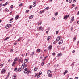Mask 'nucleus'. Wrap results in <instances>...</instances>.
I'll return each instance as SVG.
<instances>
[{"label": "nucleus", "instance_id": "f257e3e1", "mask_svg": "<svg viewBox=\"0 0 79 79\" xmlns=\"http://www.w3.org/2000/svg\"><path fill=\"white\" fill-rule=\"evenodd\" d=\"M27 67V66L26 65V64L25 65V63H23L22 64L21 66L22 69H24V68H26Z\"/></svg>", "mask_w": 79, "mask_h": 79}, {"label": "nucleus", "instance_id": "72a5a7b5", "mask_svg": "<svg viewBox=\"0 0 79 79\" xmlns=\"http://www.w3.org/2000/svg\"><path fill=\"white\" fill-rule=\"evenodd\" d=\"M10 8H11V9H13V5H11L10 6Z\"/></svg>", "mask_w": 79, "mask_h": 79}, {"label": "nucleus", "instance_id": "a19ab883", "mask_svg": "<svg viewBox=\"0 0 79 79\" xmlns=\"http://www.w3.org/2000/svg\"><path fill=\"white\" fill-rule=\"evenodd\" d=\"M14 60L15 61H18V60H17V58H16L15 59H14Z\"/></svg>", "mask_w": 79, "mask_h": 79}, {"label": "nucleus", "instance_id": "3c124183", "mask_svg": "<svg viewBox=\"0 0 79 79\" xmlns=\"http://www.w3.org/2000/svg\"><path fill=\"white\" fill-rule=\"evenodd\" d=\"M34 56V55L32 54H31L30 55V56Z\"/></svg>", "mask_w": 79, "mask_h": 79}, {"label": "nucleus", "instance_id": "f3484780", "mask_svg": "<svg viewBox=\"0 0 79 79\" xmlns=\"http://www.w3.org/2000/svg\"><path fill=\"white\" fill-rule=\"evenodd\" d=\"M16 75H15L13 76V79H16Z\"/></svg>", "mask_w": 79, "mask_h": 79}, {"label": "nucleus", "instance_id": "f8f14e48", "mask_svg": "<svg viewBox=\"0 0 79 79\" xmlns=\"http://www.w3.org/2000/svg\"><path fill=\"white\" fill-rule=\"evenodd\" d=\"M47 74L48 75V74H50V73H51V71H50V70H49L47 72Z\"/></svg>", "mask_w": 79, "mask_h": 79}, {"label": "nucleus", "instance_id": "7ed1b4c3", "mask_svg": "<svg viewBox=\"0 0 79 79\" xmlns=\"http://www.w3.org/2000/svg\"><path fill=\"white\" fill-rule=\"evenodd\" d=\"M5 71H6L5 70V69H3L1 71V74H4V73H5Z\"/></svg>", "mask_w": 79, "mask_h": 79}, {"label": "nucleus", "instance_id": "423d86ee", "mask_svg": "<svg viewBox=\"0 0 79 79\" xmlns=\"http://www.w3.org/2000/svg\"><path fill=\"white\" fill-rule=\"evenodd\" d=\"M63 41L62 40H61L60 42L58 43L59 45H60V44H63Z\"/></svg>", "mask_w": 79, "mask_h": 79}, {"label": "nucleus", "instance_id": "6e6d98bb", "mask_svg": "<svg viewBox=\"0 0 79 79\" xmlns=\"http://www.w3.org/2000/svg\"><path fill=\"white\" fill-rule=\"evenodd\" d=\"M52 21H54V20H55V18H53L52 19Z\"/></svg>", "mask_w": 79, "mask_h": 79}, {"label": "nucleus", "instance_id": "393cba45", "mask_svg": "<svg viewBox=\"0 0 79 79\" xmlns=\"http://www.w3.org/2000/svg\"><path fill=\"white\" fill-rule=\"evenodd\" d=\"M16 64V62H15V61H14L13 63V64H12V66H13V65H15V64Z\"/></svg>", "mask_w": 79, "mask_h": 79}, {"label": "nucleus", "instance_id": "2f4dec72", "mask_svg": "<svg viewBox=\"0 0 79 79\" xmlns=\"http://www.w3.org/2000/svg\"><path fill=\"white\" fill-rule=\"evenodd\" d=\"M58 12H56L55 15V16H57V15H58Z\"/></svg>", "mask_w": 79, "mask_h": 79}, {"label": "nucleus", "instance_id": "680f3d73", "mask_svg": "<svg viewBox=\"0 0 79 79\" xmlns=\"http://www.w3.org/2000/svg\"><path fill=\"white\" fill-rule=\"evenodd\" d=\"M58 31H57L56 32V34H58Z\"/></svg>", "mask_w": 79, "mask_h": 79}, {"label": "nucleus", "instance_id": "bf43d9fd", "mask_svg": "<svg viewBox=\"0 0 79 79\" xmlns=\"http://www.w3.org/2000/svg\"><path fill=\"white\" fill-rule=\"evenodd\" d=\"M60 46H57V48H60Z\"/></svg>", "mask_w": 79, "mask_h": 79}, {"label": "nucleus", "instance_id": "a211bd4d", "mask_svg": "<svg viewBox=\"0 0 79 79\" xmlns=\"http://www.w3.org/2000/svg\"><path fill=\"white\" fill-rule=\"evenodd\" d=\"M50 36H49L47 38V40L48 41H49V40H50Z\"/></svg>", "mask_w": 79, "mask_h": 79}, {"label": "nucleus", "instance_id": "58836bf2", "mask_svg": "<svg viewBox=\"0 0 79 79\" xmlns=\"http://www.w3.org/2000/svg\"><path fill=\"white\" fill-rule=\"evenodd\" d=\"M49 8V7H47L46 8L45 10H48V9Z\"/></svg>", "mask_w": 79, "mask_h": 79}, {"label": "nucleus", "instance_id": "aec40b11", "mask_svg": "<svg viewBox=\"0 0 79 79\" xmlns=\"http://www.w3.org/2000/svg\"><path fill=\"white\" fill-rule=\"evenodd\" d=\"M76 36L74 37L73 39V40L74 42H75V41H76Z\"/></svg>", "mask_w": 79, "mask_h": 79}, {"label": "nucleus", "instance_id": "7c9ffc66", "mask_svg": "<svg viewBox=\"0 0 79 79\" xmlns=\"http://www.w3.org/2000/svg\"><path fill=\"white\" fill-rule=\"evenodd\" d=\"M56 43H57V41L56 40L55 41L53 42V44H56Z\"/></svg>", "mask_w": 79, "mask_h": 79}, {"label": "nucleus", "instance_id": "412c9836", "mask_svg": "<svg viewBox=\"0 0 79 79\" xmlns=\"http://www.w3.org/2000/svg\"><path fill=\"white\" fill-rule=\"evenodd\" d=\"M31 73V71H27V72L26 73L27 75H28V74H29V73Z\"/></svg>", "mask_w": 79, "mask_h": 79}, {"label": "nucleus", "instance_id": "4468645a", "mask_svg": "<svg viewBox=\"0 0 79 79\" xmlns=\"http://www.w3.org/2000/svg\"><path fill=\"white\" fill-rule=\"evenodd\" d=\"M61 55H62V54L61 53H60L57 54V56H61Z\"/></svg>", "mask_w": 79, "mask_h": 79}, {"label": "nucleus", "instance_id": "cd10ccee", "mask_svg": "<svg viewBox=\"0 0 79 79\" xmlns=\"http://www.w3.org/2000/svg\"><path fill=\"white\" fill-rule=\"evenodd\" d=\"M18 71H21V68H19L18 69Z\"/></svg>", "mask_w": 79, "mask_h": 79}, {"label": "nucleus", "instance_id": "9d476101", "mask_svg": "<svg viewBox=\"0 0 79 79\" xmlns=\"http://www.w3.org/2000/svg\"><path fill=\"white\" fill-rule=\"evenodd\" d=\"M28 61H29V60H28V59H25L24 60V63H27V62H28Z\"/></svg>", "mask_w": 79, "mask_h": 79}, {"label": "nucleus", "instance_id": "de8ad7c7", "mask_svg": "<svg viewBox=\"0 0 79 79\" xmlns=\"http://www.w3.org/2000/svg\"><path fill=\"white\" fill-rule=\"evenodd\" d=\"M10 72H9L7 75V77H9V76H10Z\"/></svg>", "mask_w": 79, "mask_h": 79}, {"label": "nucleus", "instance_id": "39448f33", "mask_svg": "<svg viewBox=\"0 0 79 79\" xmlns=\"http://www.w3.org/2000/svg\"><path fill=\"white\" fill-rule=\"evenodd\" d=\"M69 16V15H66L64 16L63 18V19H67V18H68Z\"/></svg>", "mask_w": 79, "mask_h": 79}, {"label": "nucleus", "instance_id": "6ab92c4d", "mask_svg": "<svg viewBox=\"0 0 79 79\" xmlns=\"http://www.w3.org/2000/svg\"><path fill=\"white\" fill-rule=\"evenodd\" d=\"M74 18L73 17H72L71 19V21H74Z\"/></svg>", "mask_w": 79, "mask_h": 79}, {"label": "nucleus", "instance_id": "c9c22d12", "mask_svg": "<svg viewBox=\"0 0 79 79\" xmlns=\"http://www.w3.org/2000/svg\"><path fill=\"white\" fill-rule=\"evenodd\" d=\"M17 69H18V68H15V69H14V71H16V70H17Z\"/></svg>", "mask_w": 79, "mask_h": 79}, {"label": "nucleus", "instance_id": "e2e57ef3", "mask_svg": "<svg viewBox=\"0 0 79 79\" xmlns=\"http://www.w3.org/2000/svg\"><path fill=\"white\" fill-rule=\"evenodd\" d=\"M5 5H5V4H3L2 5V6H5Z\"/></svg>", "mask_w": 79, "mask_h": 79}, {"label": "nucleus", "instance_id": "774afa93", "mask_svg": "<svg viewBox=\"0 0 79 79\" xmlns=\"http://www.w3.org/2000/svg\"><path fill=\"white\" fill-rule=\"evenodd\" d=\"M79 41H78L77 42V45H78V44H79Z\"/></svg>", "mask_w": 79, "mask_h": 79}, {"label": "nucleus", "instance_id": "dca6fc26", "mask_svg": "<svg viewBox=\"0 0 79 79\" xmlns=\"http://www.w3.org/2000/svg\"><path fill=\"white\" fill-rule=\"evenodd\" d=\"M44 12H45V10H43L42 11H40V13H44Z\"/></svg>", "mask_w": 79, "mask_h": 79}, {"label": "nucleus", "instance_id": "bb28decb", "mask_svg": "<svg viewBox=\"0 0 79 79\" xmlns=\"http://www.w3.org/2000/svg\"><path fill=\"white\" fill-rule=\"evenodd\" d=\"M41 66H44V61H43L42 63L41 64Z\"/></svg>", "mask_w": 79, "mask_h": 79}, {"label": "nucleus", "instance_id": "49530a36", "mask_svg": "<svg viewBox=\"0 0 79 79\" xmlns=\"http://www.w3.org/2000/svg\"><path fill=\"white\" fill-rule=\"evenodd\" d=\"M40 76V75L39 74H38L37 76V77L38 78H39V77Z\"/></svg>", "mask_w": 79, "mask_h": 79}, {"label": "nucleus", "instance_id": "b1692460", "mask_svg": "<svg viewBox=\"0 0 79 79\" xmlns=\"http://www.w3.org/2000/svg\"><path fill=\"white\" fill-rule=\"evenodd\" d=\"M33 18V16L32 15H31L30 17H29V19H31Z\"/></svg>", "mask_w": 79, "mask_h": 79}, {"label": "nucleus", "instance_id": "37998d69", "mask_svg": "<svg viewBox=\"0 0 79 79\" xmlns=\"http://www.w3.org/2000/svg\"><path fill=\"white\" fill-rule=\"evenodd\" d=\"M37 52H40V49H37Z\"/></svg>", "mask_w": 79, "mask_h": 79}, {"label": "nucleus", "instance_id": "20e7f679", "mask_svg": "<svg viewBox=\"0 0 79 79\" xmlns=\"http://www.w3.org/2000/svg\"><path fill=\"white\" fill-rule=\"evenodd\" d=\"M61 40V37H60V36H58V37L57 38V39L56 40V41L57 42H58L59 41Z\"/></svg>", "mask_w": 79, "mask_h": 79}, {"label": "nucleus", "instance_id": "c756f323", "mask_svg": "<svg viewBox=\"0 0 79 79\" xmlns=\"http://www.w3.org/2000/svg\"><path fill=\"white\" fill-rule=\"evenodd\" d=\"M42 74V72H40L39 73V74L40 76Z\"/></svg>", "mask_w": 79, "mask_h": 79}, {"label": "nucleus", "instance_id": "0eeeda50", "mask_svg": "<svg viewBox=\"0 0 79 79\" xmlns=\"http://www.w3.org/2000/svg\"><path fill=\"white\" fill-rule=\"evenodd\" d=\"M27 71V68H26L24 70V73L25 74H26Z\"/></svg>", "mask_w": 79, "mask_h": 79}, {"label": "nucleus", "instance_id": "5701e85b", "mask_svg": "<svg viewBox=\"0 0 79 79\" xmlns=\"http://www.w3.org/2000/svg\"><path fill=\"white\" fill-rule=\"evenodd\" d=\"M48 75L49 77H52V75L51 74H49Z\"/></svg>", "mask_w": 79, "mask_h": 79}, {"label": "nucleus", "instance_id": "473e14b6", "mask_svg": "<svg viewBox=\"0 0 79 79\" xmlns=\"http://www.w3.org/2000/svg\"><path fill=\"white\" fill-rule=\"evenodd\" d=\"M38 74H39V73H36L35 74V77H36V76H37V75H38Z\"/></svg>", "mask_w": 79, "mask_h": 79}, {"label": "nucleus", "instance_id": "79ce46f5", "mask_svg": "<svg viewBox=\"0 0 79 79\" xmlns=\"http://www.w3.org/2000/svg\"><path fill=\"white\" fill-rule=\"evenodd\" d=\"M41 24H42V23H41V22H40V23H38V25H39V26H40V25H41Z\"/></svg>", "mask_w": 79, "mask_h": 79}, {"label": "nucleus", "instance_id": "2eb2a0df", "mask_svg": "<svg viewBox=\"0 0 79 79\" xmlns=\"http://www.w3.org/2000/svg\"><path fill=\"white\" fill-rule=\"evenodd\" d=\"M67 73H68V70H65V72L64 73V75H65V74H66Z\"/></svg>", "mask_w": 79, "mask_h": 79}, {"label": "nucleus", "instance_id": "9b49d317", "mask_svg": "<svg viewBox=\"0 0 79 79\" xmlns=\"http://www.w3.org/2000/svg\"><path fill=\"white\" fill-rule=\"evenodd\" d=\"M72 2V0H66V2H69L70 3H71Z\"/></svg>", "mask_w": 79, "mask_h": 79}, {"label": "nucleus", "instance_id": "ddd939ff", "mask_svg": "<svg viewBox=\"0 0 79 79\" xmlns=\"http://www.w3.org/2000/svg\"><path fill=\"white\" fill-rule=\"evenodd\" d=\"M19 18V15H16L15 17V20H17V19H18Z\"/></svg>", "mask_w": 79, "mask_h": 79}, {"label": "nucleus", "instance_id": "09e8293b", "mask_svg": "<svg viewBox=\"0 0 79 79\" xmlns=\"http://www.w3.org/2000/svg\"><path fill=\"white\" fill-rule=\"evenodd\" d=\"M6 11H9L7 8H6Z\"/></svg>", "mask_w": 79, "mask_h": 79}, {"label": "nucleus", "instance_id": "052dcab7", "mask_svg": "<svg viewBox=\"0 0 79 79\" xmlns=\"http://www.w3.org/2000/svg\"><path fill=\"white\" fill-rule=\"evenodd\" d=\"M21 38H19V40H18V41H20L21 40Z\"/></svg>", "mask_w": 79, "mask_h": 79}, {"label": "nucleus", "instance_id": "4c0bfd02", "mask_svg": "<svg viewBox=\"0 0 79 79\" xmlns=\"http://www.w3.org/2000/svg\"><path fill=\"white\" fill-rule=\"evenodd\" d=\"M29 10H27L25 12V13H28V12H29Z\"/></svg>", "mask_w": 79, "mask_h": 79}, {"label": "nucleus", "instance_id": "0e129e2a", "mask_svg": "<svg viewBox=\"0 0 79 79\" xmlns=\"http://www.w3.org/2000/svg\"><path fill=\"white\" fill-rule=\"evenodd\" d=\"M3 66V64H1V65H0V66H1V67H2V66Z\"/></svg>", "mask_w": 79, "mask_h": 79}, {"label": "nucleus", "instance_id": "8fccbe9b", "mask_svg": "<svg viewBox=\"0 0 79 79\" xmlns=\"http://www.w3.org/2000/svg\"><path fill=\"white\" fill-rule=\"evenodd\" d=\"M13 49H11L10 50V52H13Z\"/></svg>", "mask_w": 79, "mask_h": 79}, {"label": "nucleus", "instance_id": "338daca9", "mask_svg": "<svg viewBox=\"0 0 79 79\" xmlns=\"http://www.w3.org/2000/svg\"><path fill=\"white\" fill-rule=\"evenodd\" d=\"M46 34H48V31H46Z\"/></svg>", "mask_w": 79, "mask_h": 79}, {"label": "nucleus", "instance_id": "f03ea898", "mask_svg": "<svg viewBox=\"0 0 79 79\" xmlns=\"http://www.w3.org/2000/svg\"><path fill=\"white\" fill-rule=\"evenodd\" d=\"M11 26V24H7L5 26V28L6 29H8L9 27H10Z\"/></svg>", "mask_w": 79, "mask_h": 79}, {"label": "nucleus", "instance_id": "4be33fe9", "mask_svg": "<svg viewBox=\"0 0 79 79\" xmlns=\"http://www.w3.org/2000/svg\"><path fill=\"white\" fill-rule=\"evenodd\" d=\"M37 69H38V68H37L35 67L34 69V70L35 71H36Z\"/></svg>", "mask_w": 79, "mask_h": 79}, {"label": "nucleus", "instance_id": "864d4df0", "mask_svg": "<svg viewBox=\"0 0 79 79\" xmlns=\"http://www.w3.org/2000/svg\"><path fill=\"white\" fill-rule=\"evenodd\" d=\"M22 5H23V4H22V3L20 4L19 5V6H22Z\"/></svg>", "mask_w": 79, "mask_h": 79}, {"label": "nucleus", "instance_id": "a878e982", "mask_svg": "<svg viewBox=\"0 0 79 79\" xmlns=\"http://www.w3.org/2000/svg\"><path fill=\"white\" fill-rule=\"evenodd\" d=\"M9 38L10 37H7L4 40H8V39H9Z\"/></svg>", "mask_w": 79, "mask_h": 79}, {"label": "nucleus", "instance_id": "f704fd0d", "mask_svg": "<svg viewBox=\"0 0 79 79\" xmlns=\"http://www.w3.org/2000/svg\"><path fill=\"white\" fill-rule=\"evenodd\" d=\"M65 49V47H64L62 48V50H64Z\"/></svg>", "mask_w": 79, "mask_h": 79}, {"label": "nucleus", "instance_id": "69168bd1", "mask_svg": "<svg viewBox=\"0 0 79 79\" xmlns=\"http://www.w3.org/2000/svg\"><path fill=\"white\" fill-rule=\"evenodd\" d=\"M55 55V53L54 52L52 53V55Z\"/></svg>", "mask_w": 79, "mask_h": 79}, {"label": "nucleus", "instance_id": "4d7b16f0", "mask_svg": "<svg viewBox=\"0 0 79 79\" xmlns=\"http://www.w3.org/2000/svg\"><path fill=\"white\" fill-rule=\"evenodd\" d=\"M74 63H72V66H74Z\"/></svg>", "mask_w": 79, "mask_h": 79}, {"label": "nucleus", "instance_id": "c03bdc74", "mask_svg": "<svg viewBox=\"0 0 79 79\" xmlns=\"http://www.w3.org/2000/svg\"><path fill=\"white\" fill-rule=\"evenodd\" d=\"M47 58V56H46V57H45L44 58V59H43V61H44V60H45V59H46V58Z\"/></svg>", "mask_w": 79, "mask_h": 79}, {"label": "nucleus", "instance_id": "ea45409f", "mask_svg": "<svg viewBox=\"0 0 79 79\" xmlns=\"http://www.w3.org/2000/svg\"><path fill=\"white\" fill-rule=\"evenodd\" d=\"M8 3H9L8 2H7L5 3V4L6 5H7L8 4Z\"/></svg>", "mask_w": 79, "mask_h": 79}, {"label": "nucleus", "instance_id": "5fc2aeb1", "mask_svg": "<svg viewBox=\"0 0 79 79\" xmlns=\"http://www.w3.org/2000/svg\"><path fill=\"white\" fill-rule=\"evenodd\" d=\"M33 5H34V4H36V3L35 2H33Z\"/></svg>", "mask_w": 79, "mask_h": 79}, {"label": "nucleus", "instance_id": "a18cd8bd", "mask_svg": "<svg viewBox=\"0 0 79 79\" xmlns=\"http://www.w3.org/2000/svg\"><path fill=\"white\" fill-rule=\"evenodd\" d=\"M13 18H11V19H10V21H13Z\"/></svg>", "mask_w": 79, "mask_h": 79}, {"label": "nucleus", "instance_id": "c85d7f7f", "mask_svg": "<svg viewBox=\"0 0 79 79\" xmlns=\"http://www.w3.org/2000/svg\"><path fill=\"white\" fill-rule=\"evenodd\" d=\"M18 44V42H15L14 43V45H16V44Z\"/></svg>", "mask_w": 79, "mask_h": 79}, {"label": "nucleus", "instance_id": "13d9d810", "mask_svg": "<svg viewBox=\"0 0 79 79\" xmlns=\"http://www.w3.org/2000/svg\"><path fill=\"white\" fill-rule=\"evenodd\" d=\"M72 53H75V50H73V51H72Z\"/></svg>", "mask_w": 79, "mask_h": 79}, {"label": "nucleus", "instance_id": "e433bc0d", "mask_svg": "<svg viewBox=\"0 0 79 79\" xmlns=\"http://www.w3.org/2000/svg\"><path fill=\"white\" fill-rule=\"evenodd\" d=\"M35 6H36V4H33V6L34 8V7H35Z\"/></svg>", "mask_w": 79, "mask_h": 79}, {"label": "nucleus", "instance_id": "6e6552de", "mask_svg": "<svg viewBox=\"0 0 79 79\" xmlns=\"http://www.w3.org/2000/svg\"><path fill=\"white\" fill-rule=\"evenodd\" d=\"M38 29L39 30H43V28H42V27H38Z\"/></svg>", "mask_w": 79, "mask_h": 79}, {"label": "nucleus", "instance_id": "1a4fd4ad", "mask_svg": "<svg viewBox=\"0 0 79 79\" xmlns=\"http://www.w3.org/2000/svg\"><path fill=\"white\" fill-rule=\"evenodd\" d=\"M52 45H50L48 47V49L50 50L52 49Z\"/></svg>", "mask_w": 79, "mask_h": 79}, {"label": "nucleus", "instance_id": "603ef678", "mask_svg": "<svg viewBox=\"0 0 79 79\" xmlns=\"http://www.w3.org/2000/svg\"><path fill=\"white\" fill-rule=\"evenodd\" d=\"M32 8V5L30 6V9H31Z\"/></svg>", "mask_w": 79, "mask_h": 79}]
</instances>
